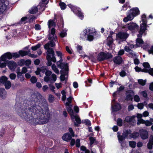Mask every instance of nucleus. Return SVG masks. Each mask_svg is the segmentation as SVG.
<instances>
[{
    "label": "nucleus",
    "instance_id": "22",
    "mask_svg": "<svg viewBox=\"0 0 153 153\" xmlns=\"http://www.w3.org/2000/svg\"><path fill=\"white\" fill-rule=\"evenodd\" d=\"M134 95V92L131 90H129L126 92V97L127 100H131L132 99L133 96Z\"/></svg>",
    "mask_w": 153,
    "mask_h": 153
},
{
    "label": "nucleus",
    "instance_id": "40",
    "mask_svg": "<svg viewBox=\"0 0 153 153\" xmlns=\"http://www.w3.org/2000/svg\"><path fill=\"white\" fill-rule=\"evenodd\" d=\"M44 81L46 82H50L51 83L52 79L49 76H45L44 77Z\"/></svg>",
    "mask_w": 153,
    "mask_h": 153
},
{
    "label": "nucleus",
    "instance_id": "23",
    "mask_svg": "<svg viewBox=\"0 0 153 153\" xmlns=\"http://www.w3.org/2000/svg\"><path fill=\"white\" fill-rule=\"evenodd\" d=\"M39 6L40 7V5H39V4L37 6V7L33 6L29 10V13L31 14H34L36 13L38 11V8H39V9L40 8V7H39Z\"/></svg>",
    "mask_w": 153,
    "mask_h": 153
},
{
    "label": "nucleus",
    "instance_id": "1",
    "mask_svg": "<svg viewBox=\"0 0 153 153\" xmlns=\"http://www.w3.org/2000/svg\"><path fill=\"white\" fill-rule=\"evenodd\" d=\"M32 96L35 98V99L32 100L30 103L28 109L25 112V109H26L27 108H24L23 106H22L18 110L19 114L25 119L33 118V121L36 124H43L47 123L49 119L45 117L46 114H44L41 107L37 105V102H35L37 100V98L34 95Z\"/></svg>",
    "mask_w": 153,
    "mask_h": 153
},
{
    "label": "nucleus",
    "instance_id": "61",
    "mask_svg": "<svg viewBox=\"0 0 153 153\" xmlns=\"http://www.w3.org/2000/svg\"><path fill=\"white\" fill-rule=\"evenodd\" d=\"M48 99H49V101L50 102H53V101L54 100V98L53 96L51 94H50L49 96Z\"/></svg>",
    "mask_w": 153,
    "mask_h": 153
},
{
    "label": "nucleus",
    "instance_id": "25",
    "mask_svg": "<svg viewBox=\"0 0 153 153\" xmlns=\"http://www.w3.org/2000/svg\"><path fill=\"white\" fill-rule=\"evenodd\" d=\"M139 121L140 122V123H145L147 126H149L151 125L152 124V121L149 120L145 121L142 119L139 120Z\"/></svg>",
    "mask_w": 153,
    "mask_h": 153
},
{
    "label": "nucleus",
    "instance_id": "50",
    "mask_svg": "<svg viewBox=\"0 0 153 153\" xmlns=\"http://www.w3.org/2000/svg\"><path fill=\"white\" fill-rule=\"evenodd\" d=\"M146 82V80H144L142 79H140L138 80V82L139 83L142 85L143 86L145 85Z\"/></svg>",
    "mask_w": 153,
    "mask_h": 153
},
{
    "label": "nucleus",
    "instance_id": "47",
    "mask_svg": "<svg viewBox=\"0 0 153 153\" xmlns=\"http://www.w3.org/2000/svg\"><path fill=\"white\" fill-rule=\"evenodd\" d=\"M143 65L144 68V69H148L150 67L149 63L147 62L143 63Z\"/></svg>",
    "mask_w": 153,
    "mask_h": 153
},
{
    "label": "nucleus",
    "instance_id": "28",
    "mask_svg": "<svg viewBox=\"0 0 153 153\" xmlns=\"http://www.w3.org/2000/svg\"><path fill=\"white\" fill-rule=\"evenodd\" d=\"M6 95V93L4 89L2 88H0V96L3 98L5 97Z\"/></svg>",
    "mask_w": 153,
    "mask_h": 153
},
{
    "label": "nucleus",
    "instance_id": "27",
    "mask_svg": "<svg viewBox=\"0 0 153 153\" xmlns=\"http://www.w3.org/2000/svg\"><path fill=\"white\" fill-rule=\"evenodd\" d=\"M114 62L117 64H120L122 62L121 57L120 56H117L115 57L114 59Z\"/></svg>",
    "mask_w": 153,
    "mask_h": 153
},
{
    "label": "nucleus",
    "instance_id": "46",
    "mask_svg": "<svg viewBox=\"0 0 153 153\" xmlns=\"http://www.w3.org/2000/svg\"><path fill=\"white\" fill-rule=\"evenodd\" d=\"M22 61L23 62H25V65H29L31 63V61L28 59L26 60H25L23 59H22Z\"/></svg>",
    "mask_w": 153,
    "mask_h": 153
},
{
    "label": "nucleus",
    "instance_id": "32",
    "mask_svg": "<svg viewBox=\"0 0 153 153\" xmlns=\"http://www.w3.org/2000/svg\"><path fill=\"white\" fill-rule=\"evenodd\" d=\"M67 30L65 29L62 30L60 34V36L62 38L64 37L67 35Z\"/></svg>",
    "mask_w": 153,
    "mask_h": 153
},
{
    "label": "nucleus",
    "instance_id": "44",
    "mask_svg": "<svg viewBox=\"0 0 153 153\" xmlns=\"http://www.w3.org/2000/svg\"><path fill=\"white\" fill-rule=\"evenodd\" d=\"M42 2H40L39 3V5H40V7L41 8H42V7H44L45 4H47L48 3V1L47 2H46V1L47 0H42Z\"/></svg>",
    "mask_w": 153,
    "mask_h": 153
},
{
    "label": "nucleus",
    "instance_id": "64",
    "mask_svg": "<svg viewBox=\"0 0 153 153\" xmlns=\"http://www.w3.org/2000/svg\"><path fill=\"white\" fill-rule=\"evenodd\" d=\"M147 70V71L146 72H148L150 74L153 76V68H150Z\"/></svg>",
    "mask_w": 153,
    "mask_h": 153
},
{
    "label": "nucleus",
    "instance_id": "58",
    "mask_svg": "<svg viewBox=\"0 0 153 153\" xmlns=\"http://www.w3.org/2000/svg\"><path fill=\"white\" fill-rule=\"evenodd\" d=\"M117 124L119 126H121L123 124V120L120 118H118L117 119Z\"/></svg>",
    "mask_w": 153,
    "mask_h": 153
},
{
    "label": "nucleus",
    "instance_id": "24",
    "mask_svg": "<svg viewBox=\"0 0 153 153\" xmlns=\"http://www.w3.org/2000/svg\"><path fill=\"white\" fill-rule=\"evenodd\" d=\"M135 117L134 116H128L126 117L125 120L127 122H133L134 121Z\"/></svg>",
    "mask_w": 153,
    "mask_h": 153
},
{
    "label": "nucleus",
    "instance_id": "37",
    "mask_svg": "<svg viewBox=\"0 0 153 153\" xmlns=\"http://www.w3.org/2000/svg\"><path fill=\"white\" fill-rule=\"evenodd\" d=\"M48 25L49 28H50L52 26H55L56 25L55 23L52 20H50L48 21Z\"/></svg>",
    "mask_w": 153,
    "mask_h": 153
},
{
    "label": "nucleus",
    "instance_id": "3",
    "mask_svg": "<svg viewBox=\"0 0 153 153\" xmlns=\"http://www.w3.org/2000/svg\"><path fill=\"white\" fill-rule=\"evenodd\" d=\"M55 46L54 43L50 42L47 43L44 46V48L46 50H47L46 52L47 59L48 60L47 63L48 66H50L51 65V61H52L54 62L56 61V58L54 56V52L52 48H50V47H53Z\"/></svg>",
    "mask_w": 153,
    "mask_h": 153
},
{
    "label": "nucleus",
    "instance_id": "10",
    "mask_svg": "<svg viewBox=\"0 0 153 153\" xmlns=\"http://www.w3.org/2000/svg\"><path fill=\"white\" fill-rule=\"evenodd\" d=\"M68 6L71 8V10L75 13H76L77 15L80 19H82L83 17V15L80 10V9L71 4H69Z\"/></svg>",
    "mask_w": 153,
    "mask_h": 153
},
{
    "label": "nucleus",
    "instance_id": "55",
    "mask_svg": "<svg viewBox=\"0 0 153 153\" xmlns=\"http://www.w3.org/2000/svg\"><path fill=\"white\" fill-rule=\"evenodd\" d=\"M12 57L17 58L20 57V55H19V53H12Z\"/></svg>",
    "mask_w": 153,
    "mask_h": 153
},
{
    "label": "nucleus",
    "instance_id": "9",
    "mask_svg": "<svg viewBox=\"0 0 153 153\" xmlns=\"http://www.w3.org/2000/svg\"><path fill=\"white\" fill-rule=\"evenodd\" d=\"M8 4V1L7 0H0V15L3 14L6 10L7 6Z\"/></svg>",
    "mask_w": 153,
    "mask_h": 153
},
{
    "label": "nucleus",
    "instance_id": "62",
    "mask_svg": "<svg viewBox=\"0 0 153 153\" xmlns=\"http://www.w3.org/2000/svg\"><path fill=\"white\" fill-rule=\"evenodd\" d=\"M84 123L87 126H90L91 125L90 121L88 120H85L84 121Z\"/></svg>",
    "mask_w": 153,
    "mask_h": 153
},
{
    "label": "nucleus",
    "instance_id": "17",
    "mask_svg": "<svg viewBox=\"0 0 153 153\" xmlns=\"http://www.w3.org/2000/svg\"><path fill=\"white\" fill-rule=\"evenodd\" d=\"M5 62L7 64L9 68L12 71H14L16 67V64L13 61H6Z\"/></svg>",
    "mask_w": 153,
    "mask_h": 153
},
{
    "label": "nucleus",
    "instance_id": "31",
    "mask_svg": "<svg viewBox=\"0 0 153 153\" xmlns=\"http://www.w3.org/2000/svg\"><path fill=\"white\" fill-rule=\"evenodd\" d=\"M51 68L52 70L54 72L57 74H59V71L55 64H53L51 66Z\"/></svg>",
    "mask_w": 153,
    "mask_h": 153
},
{
    "label": "nucleus",
    "instance_id": "30",
    "mask_svg": "<svg viewBox=\"0 0 153 153\" xmlns=\"http://www.w3.org/2000/svg\"><path fill=\"white\" fill-rule=\"evenodd\" d=\"M19 55H20V56H23L28 55V51H26L23 50L19 51Z\"/></svg>",
    "mask_w": 153,
    "mask_h": 153
},
{
    "label": "nucleus",
    "instance_id": "53",
    "mask_svg": "<svg viewBox=\"0 0 153 153\" xmlns=\"http://www.w3.org/2000/svg\"><path fill=\"white\" fill-rule=\"evenodd\" d=\"M59 5L62 10H64L66 8V5L64 3L60 2L59 3Z\"/></svg>",
    "mask_w": 153,
    "mask_h": 153
},
{
    "label": "nucleus",
    "instance_id": "57",
    "mask_svg": "<svg viewBox=\"0 0 153 153\" xmlns=\"http://www.w3.org/2000/svg\"><path fill=\"white\" fill-rule=\"evenodd\" d=\"M130 146L132 148H134L136 145V143L133 141H130L129 143Z\"/></svg>",
    "mask_w": 153,
    "mask_h": 153
},
{
    "label": "nucleus",
    "instance_id": "15",
    "mask_svg": "<svg viewBox=\"0 0 153 153\" xmlns=\"http://www.w3.org/2000/svg\"><path fill=\"white\" fill-rule=\"evenodd\" d=\"M128 36V34L126 33L120 32L117 34L116 40H123L126 39Z\"/></svg>",
    "mask_w": 153,
    "mask_h": 153
},
{
    "label": "nucleus",
    "instance_id": "18",
    "mask_svg": "<svg viewBox=\"0 0 153 153\" xmlns=\"http://www.w3.org/2000/svg\"><path fill=\"white\" fill-rule=\"evenodd\" d=\"M113 39L112 36V33H110V34L107 37V45L111 49L112 48L113 45Z\"/></svg>",
    "mask_w": 153,
    "mask_h": 153
},
{
    "label": "nucleus",
    "instance_id": "38",
    "mask_svg": "<svg viewBox=\"0 0 153 153\" xmlns=\"http://www.w3.org/2000/svg\"><path fill=\"white\" fill-rule=\"evenodd\" d=\"M8 78L5 76H3L0 78V82L4 84L7 80Z\"/></svg>",
    "mask_w": 153,
    "mask_h": 153
},
{
    "label": "nucleus",
    "instance_id": "59",
    "mask_svg": "<svg viewBox=\"0 0 153 153\" xmlns=\"http://www.w3.org/2000/svg\"><path fill=\"white\" fill-rule=\"evenodd\" d=\"M28 55L31 57L36 58L37 57V56L36 55H35L34 54H31L30 53V51H28Z\"/></svg>",
    "mask_w": 153,
    "mask_h": 153
},
{
    "label": "nucleus",
    "instance_id": "5",
    "mask_svg": "<svg viewBox=\"0 0 153 153\" xmlns=\"http://www.w3.org/2000/svg\"><path fill=\"white\" fill-rule=\"evenodd\" d=\"M140 14V11L137 7L133 8L129 10L127 14V16L123 19V21L126 22L132 20L134 17Z\"/></svg>",
    "mask_w": 153,
    "mask_h": 153
},
{
    "label": "nucleus",
    "instance_id": "7",
    "mask_svg": "<svg viewBox=\"0 0 153 153\" xmlns=\"http://www.w3.org/2000/svg\"><path fill=\"white\" fill-rule=\"evenodd\" d=\"M62 60H59V61H58L56 64L58 67L62 69L61 71V72H65V74H67L68 73V64L67 63L62 62Z\"/></svg>",
    "mask_w": 153,
    "mask_h": 153
},
{
    "label": "nucleus",
    "instance_id": "20",
    "mask_svg": "<svg viewBox=\"0 0 153 153\" xmlns=\"http://www.w3.org/2000/svg\"><path fill=\"white\" fill-rule=\"evenodd\" d=\"M48 70V69L46 66H43L40 68H37V70L35 71V73L36 75H39V74L40 72L44 73Z\"/></svg>",
    "mask_w": 153,
    "mask_h": 153
},
{
    "label": "nucleus",
    "instance_id": "26",
    "mask_svg": "<svg viewBox=\"0 0 153 153\" xmlns=\"http://www.w3.org/2000/svg\"><path fill=\"white\" fill-rule=\"evenodd\" d=\"M62 139L64 140L68 141L71 138V136L68 133H66L63 136Z\"/></svg>",
    "mask_w": 153,
    "mask_h": 153
},
{
    "label": "nucleus",
    "instance_id": "8",
    "mask_svg": "<svg viewBox=\"0 0 153 153\" xmlns=\"http://www.w3.org/2000/svg\"><path fill=\"white\" fill-rule=\"evenodd\" d=\"M112 57V55L110 53L101 52L98 55L97 58L98 60L102 61L105 59L111 58Z\"/></svg>",
    "mask_w": 153,
    "mask_h": 153
},
{
    "label": "nucleus",
    "instance_id": "34",
    "mask_svg": "<svg viewBox=\"0 0 153 153\" xmlns=\"http://www.w3.org/2000/svg\"><path fill=\"white\" fill-rule=\"evenodd\" d=\"M4 84L5 88L7 89H9L11 86V82L7 80Z\"/></svg>",
    "mask_w": 153,
    "mask_h": 153
},
{
    "label": "nucleus",
    "instance_id": "21",
    "mask_svg": "<svg viewBox=\"0 0 153 153\" xmlns=\"http://www.w3.org/2000/svg\"><path fill=\"white\" fill-rule=\"evenodd\" d=\"M140 136L143 139H145L148 138V133L147 131L144 130L142 129L140 131Z\"/></svg>",
    "mask_w": 153,
    "mask_h": 153
},
{
    "label": "nucleus",
    "instance_id": "52",
    "mask_svg": "<svg viewBox=\"0 0 153 153\" xmlns=\"http://www.w3.org/2000/svg\"><path fill=\"white\" fill-rule=\"evenodd\" d=\"M137 117L138 119L137 124L138 125H139L140 123H140V122L139 121V120L140 119H142L141 118L142 117V115L141 114H137Z\"/></svg>",
    "mask_w": 153,
    "mask_h": 153
},
{
    "label": "nucleus",
    "instance_id": "51",
    "mask_svg": "<svg viewBox=\"0 0 153 153\" xmlns=\"http://www.w3.org/2000/svg\"><path fill=\"white\" fill-rule=\"evenodd\" d=\"M30 81L33 83H35L37 81V79L36 77L33 76L31 78Z\"/></svg>",
    "mask_w": 153,
    "mask_h": 153
},
{
    "label": "nucleus",
    "instance_id": "45",
    "mask_svg": "<svg viewBox=\"0 0 153 153\" xmlns=\"http://www.w3.org/2000/svg\"><path fill=\"white\" fill-rule=\"evenodd\" d=\"M72 99V97H70L67 98L68 102H66L65 104L66 106H69L70 105V104L71 103Z\"/></svg>",
    "mask_w": 153,
    "mask_h": 153
},
{
    "label": "nucleus",
    "instance_id": "19",
    "mask_svg": "<svg viewBox=\"0 0 153 153\" xmlns=\"http://www.w3.org/2000/svg\"><path fill=\"white\" fill-rule=\"evenodd\" d=\"M124 49L126 51L129 53L130 56L133 57L135 56V54L131 50V48L129 47V46L126 45L125 46Z\"/></svg>",
    "mask_w": 153,
    "mask_h": 153
},
{
    "label": "nucleus",
    "instance_id": "16",
    "mask_svg": "<svg viewBox=\"0 0 153 153\" xmlns=\"http://www.w3.org/2000/svg\"><path fill=\"white\" fill-rule=\"evenodd\" d=\"M12 53L7 52L2 55L0 59L2 62H5L7 58L9 59H12Z\"/></svg>",
    "mask_w": 153,
    "mask_h": 153
},
{
    "label": "nucleus",
    "instance_id": "13",
    "mask_svg": "<svg viewBox=\"0 0 153 153\" xmlns=\"http://www.w3.org/2000/svg\"><path fill=\"white\" fill-rule=\"evenodd\" d=\"M139 27L136 23L131 22L128 24L123 26V28L126 29L127 30H132L137 29Z\"/></svg>",
    "mask_w": 153,
    "mask_h": 153
},
{
    "label": "nucleus",
    "instance_id": "49",
    "mask_svg": "<svg viewBox=\"0 0 153 153\" xmlns=\"http://www.w3.org/2000/svg\"><path fill=\"white\" fill-rule=\"evenodd\" d=\"M51 78L52 80L51 81V83L55 82L56 80V75L54 74H52Z\"/></svg>",
    "mask_w": 153,
    "mask_h": 153
},
{
    "label": "nucleus",
    "instance_id": "29",
    "mask_svg": "<svg viewBox=\"0 0 153 153\" xmlns=\"http://www.w3.org/2000/svg\"><path fill=\"white\" fill-rule=\"evenodd\" d=\"M28 16L24 17L22 18L20 21L19 22V24H25L27 21Z\"/></svg>",
    "mask_w": 153,
    "mask_h": 153
},
{
    "label": "nucleus",
    "instance_id": "2",
    "mask_svg": "<svg viewBox=\"0 0 153 153\" xmlns=\"http://www.w3.org/2000/svg\"><path fill=\"white\" fill-rule=\"evenodd\" d=\"M141 21L142 22L140 25V28L139 31V34L137 35L138 38L136 39V45L137 47H140L143 43V41L140 38L143 35L145 36L146 34V31L147 28V20L145 15H142Z\"/></svg>",
    "mask_w": 153,
    "mask_h": 153
},
{
    "label": "nucleus",
    "instance_id": "41",
    "mask_svg": "<svg viewBox=\"0 0 153 153\" xmlns=\"http://www.w3.org/2000/svg\"><path fill=\"white\" fill-rule=\"evenodd\" d=\"M36 18V17L34 16L31 15L28 16V19H29V22H31L34 21Z\"/></svg>",
    "mask_w": 153,
    "mask_h": 153
},
{
    "label": "nucleus",
    "instance_id": "48",
    "mask_svg": "<svg viewBox=\"0 0 153 153\" xmlns=\"http://www.w3.org/2000/svg\"><path fill=\"white\" fill-rule=\"evenodd\" d=\"M61 93L62 95V100L63 101H64L66 99V97L65 94V92L64 90H62L61 91Z\"/></svg>",
    "mask_w": 153,
    "mask_h": 153
},
{
    "label": "nucleus",
    "instance_id": "11",
    "mask_svg": "<svg viewBox=\"0 0 153 153\" xmlns=\"http://www.w3.org/2000/svg\"><path fill=\"white\" fill-rule=\"evenodd\" d=\"M129 134V132L128 131L126 130H124L123 131L122 135L121 136L120 135V133L119 132H117V136L119 142L121 143L122 146L123 140L126 138Z\"/></svg>",
    "mask_w": 153,
    "mask_h": 153
},
{
    "label": "nucleus",
    "instance_id": "14",
    "mask_svg": "<svg viewBox=\"0 0 153 153\" xmlns=\"http://www.w3.org/2000/svg\"><path fill=\"white\" fill-rule=\"evenodd\" d=\"M111 108L113 111H116L121 108V105L115 102V99L113 100L111 102Z\"/></svg>",
    "mask_w": 153,
    "mask_h": 153
},
{
    "label": "nucleus",
    "instance_id": "60",
    "mask_svg": "<svg viewBox=\"0 0 153 153\" xmlns=\"http://www.w3.org/2000/svg\"><path fill=\"white\" fill-rule=\"evenodd\" d=\"M9 77L11 79L14 80L16 78V75L12 73L10 75Z\"/></svg>",
    "mask_w": 153,
    "mask_h": 153
},
{
    "label": "nucleus",
    "instance_id": "63",
    "mask_svg": "<svg viewBox=\"0 0 153 153\" xmlns=\"http://www.w3.org/2000/svg\"><path fill=\"white\" fill-rule=\"evenodd\" d=\"M134 99L135 101L139 102L140 100V98L137 95H135L134 97Z\"/></svg>",
    "mask_w": 153,
    "mask_h": 153
},
{
    "label": "nucleus",
    "instance_id": "43",
    "mask_svg": "<svg viewBox=\"0 0 153 153\" xmlns=\"http://www.w3.org/2000/svg\"><path fill=\"white\" fill-rule=\"evenodd\" d=\"M22 71L23 74H25L27 72H28L29 73H31V71L30 70H27V68L26 67H24L22 68Z\"/></svg>",
    "mask_w": 153,
    "mask_h": 153
},
{
    "label": "nucleus",
    "instance_id": "33",
    "mask_svg": "<svg viewBox=\"0 0 153 153\" xmlns=\"http://www.w3.org/2000/svg\"><path fill=\"white\" fill-rule=\"evenodd\" d=\"M134 69L137 72H140V71H142L143 72H147V70L146 69H142L140 68L138 66H136L134 68Z\"/></svg>",
    "mask_w": 153,
    "mask_h": 153
},
{
    "label": "nucleus",
    "instance_id": "39",
    "mask_svg": "<svg viewBox=\"0 0 153 153\" xmlns=\"http://www.w3.org/2000/svg\"><path fill=\"white\" fill-rule=\"evenodd\" d=\"M139 94L145 98L147 96V92L146 91H139Z\"/></svg>",
    "mask_w": 153,
    "mask_h": 153
},
{
    "label": "nucleus",
    "instance_id": "36",
    "mask_svg": "<svg viewBox=\"0 0 153 153\" xmlns=\"http://www.w3.org/2000/svg\"><path fill=\"white\" fill-rule=\"evenodd\" d=\"M61 75L60 77V78L61 80V81H64L66 79V77L65 76L67 74H65V72H61Z\"/></svg>",
    "mask_w": 153,
    "mask_h": 153
},
{
    "label": "nucleus",
    "instance_id": "42",
    "mask_svg": "<svg viewBox=\"0 0 153 153\" xmlns=\"http://www.w3.org/2000/svg\"><path fill=\"white\" fill-rule=\"evenodd\" d=\"M41 46V45L40 44H38L35 46H33L31 47V49L33 51H36L37 49L39 48Z\"/></svg>",
    "mask_w": 153,
    "mask_h": 153
},
{
    "label": "nucleus",
    "instance_id": "54",
    "mask_svg": "<svg viewBox=\"0 0 153 153\" xmlns=\"http://www.w3.org/2000/svg\"><path fill=\"white\" fill-rule=\"evenodd\" d=\"M6 66V63L5 62H2L0 59V67L1 68H4Z\"/></svg>",
    "mask_w": 153,
    "mask_h": 153
},
{
    "label": "nucleus",
    "instance_id": "4",
    "mask_svg": "<svg viewBox=\"0 0 153 153\" xmlns=\"http://www.w3.org/2000/svg\"><path fill=\"white\" fill-rule=\"evenodd\" d=\"M96 31L94 28L89 27L85 28L81 32L80 37L84 40L89 41H92L94 39Z\"/></svg>",
    "mask_w": 153,
    "mask_h": 153
},
{
    "label": "nucleus",
    "instance_id": "56",
    "mask_svg": "<svg viewBox=\"0 0 153 153\" xmlns=\"http://www.w3.org/2000/svg\"><path fill=\"white\" fill-rule=\"evenodd\" d=\"M56 53L57 56L59 57L60 59V60L62 59V53L60 51H56Z\"/></svg>",
    "mask_w": 153,
    "mask_h": 153
},
{
    "label": "nucleus",
    "instance_id": "6",
    "mask_svg": "<svg viewBox=\"0 0 153 153\" xmlns=\"http://www.w3.org/2000/svg\"><path fill=\"white\" fill-rule=\"evenodd\" d=\"M67 110L71 115V119L73 121L75 120L76 122H74V125L76 126H78V124L81 123V120L78 116L76 115H74L73 110L71 109V106H68Z\"/></svg>",
    "mask_w": 153,
    "mask_h": 153
},
{
    "label": "nucleus",
    "instance_id": "12",
    "mask_svg": "<svg viewBox=\"0 0 153 153\" xmlns=\"http://www.w3.org/2000/svg\"><path fill=\"white\" fill-rule=\"evenodd\" d=\"M55 30L54 28H52L51 29V31L49 33L48 38L49 39L51 40L48 43L50 42H52L54 43L55 45V41L57 39V37L55 34Z\"/></svg>",
    "mask_w": 153,
    "mask_h": 153
},
{
    "label": "nucleus",
    "instance_id": "35",
    "mask_svg": "<svg viewBox=\"0 0 153 153\" xmlns=\"http://www.w3.org/2000/svg\"><path fill=\"white\" fill-rule=\"evenodd\" d=\"M89 140L90 141V146H91L96 141L95 138L92 137H90L89 138Z\"/></svg>",
    "mask_w": 153,
    "mask_h": 153
}]
</instances>
